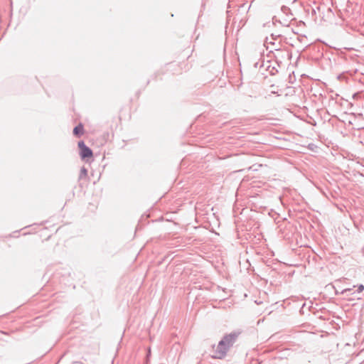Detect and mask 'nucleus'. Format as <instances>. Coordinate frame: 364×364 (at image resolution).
<instances>
[{"label": "nucleus", "instance_id": "nucleus-1", "mask_svg": "<svg viewBox=\"0 0 364 364\" xmlns=\"http://www.w3.org/2000/svg\"><path fill=\"white\" fill-rule=\"evenodd\" d=\"M240 333L232 332L225 335L213 351L212 357L213 358L223 359L225 357L227 352L236 341Z\"/></svg>", "mask_w": 364, "mask_h": 364}, {"label": "nucleus", "instance_id": "nucleus-2", "mask_svg": "<svg viewBox=\"0 0 364 364\" xmlns=\"http://www.w3.org/2000/svg\"><path fill=\"white\" fill-rule=\"evenodd\" d=\"M78 146L80 148V155L82 159L85 158H92L93 156L92 150L87 147L83 141H80L78 143Z\"/></svg>", "mask_w": 364, "mask_h": 364}, {"label": "nucleus", "instance_id": "nucleus-3", "mask_svg": "<svg viewBox=\"0 0 364 364\" xmlns=\"http://www.w3.org/2000/svg\"><path fill=\"white\" fill-rule=\"evenodd\" d=\"M73 134L76 136H80L84 134V128L82 124H78L74 128Z\"/></svg>", "mask_w": 364, "mask_h": 364}, {"label": "nucleus", "instance_id": "nucleus-4", "mask_svg": "<svg viewBox=\"0 0 364 364\" xmlns=\"http://www.w3.org/2000/svg\"><path fill=\"white\" fill-rule=\"evenodd\" d=\"M87 171L86 170V168H83L81 169V171H80V177H82V176H87Z\"/></svg>", "mask_w": 364, "mask_h": 364}, {"label": "nucleus", "instance_id": "nucleus-5", "mask_svg": "<svg viewBox=\"0 0 364 364\" xmlns=\"http://www.w3.org/2000/svg\"><path fill=\"white\" fill-rule=\"evenodd\" d=\"M364 289V286L363 284H360L358 287V289H357V291L358 293H360L363 291Z\"/></svg>", "mask_w": 364, "mask_h": 364}, {"label": "nucleus", "instance_id": "nucleus-6", "mask_svg": "<svg viewBox=\"0 0 364 364\" xmlns=\"http://www.w3.org/2000/svg\"><path fill=\"white\" fill-rule=\"evenodd\" d=\"M351 291H352V289H350V288L345 289L342 291L341 294H347L348 292H350Z\"/></svg>", "mask_w": 364, "mask_h": 364}, {"label": "nucleus", "instance_id": "nucleus-7", "mask_svg": "<svg viewBox=\"0 0 364 364\" xmlns=\"http://www.w3.org/2000/svg\"><path fill=\"white\" fill-rule=\"evenodd\" d=\"M192 228H193L195 231H196V230H198V228H197V227H192Z\"/></svg>", "mask_w": 364, "mask_h": 364}]
</instances>
